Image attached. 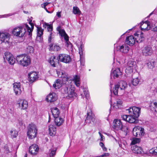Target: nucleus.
<instances>
[{
  "mask_svg": "<svg viewBox=\"0 0 157 157\" xmlns=\"http://www.w3.org/2000/svg\"><path fill=\"white\" fill-rule=\"evenodd\" d=\"M58 76L62 78L63 84L65 87L63 89L64 93L67 94V99H72L76 95L75 92V88L72 84V80L68 77L67 74L64 71H56Z\"/></svg>",
  "mask_w": 157,
  "mask_h": 157,
  "instance_id": "obj_1",
  "label": "nucleus"
},
{
  "mask_svg": "<svg viewBox=\"0 0 157 157\" xmlns=\"http://www.w3.org/2000/svg\"><path fill=\"white\" fill-rule=\"evenodd\" d=\"M140 108L133 106L126 110L129 115H123L121 116L122 119L131 123H137L138 122L137 118L140 116Z\"/></svg>",
  "mask_w": 157,
  "mask_h": 157,
  "instance_id": "obj_2",
  "label": "nucleus"
},
{
  "mask_svg": "<svg viewBox=\"0 0 157 157\" xmlns=\"http://www.w3.org/2000/svg\"><path fill=\"white\" fill-rule=\"evenodd\" d=\"M31 27H29L26 24L14 28L12 31V34L15 36L21 37L24 36L27 30V33L29 35H32V32L34 28L33 24L31 22H29Z\"/></svg>",
  "mask_w": 157,
  "mask_h": 157,
  "instance_id": "obj_3",
  "label": "nucleus"
},
{
  "mask_svg": "<svg viewBox=\"0 0 157 157\" xmlns=\"http://www.w3.org/2000/svg\"><path fill=\"white\" fill-rule=\"evenodd\" d=\"M135 36H137L136 38H134L132 35L127 36L126 37L125 43L126 44L130 46H132L134 44L136 41L137 42H139V41L137 40V37H140L141 40H140V42L142 41L144 39V37L143 33L142 32H138L134 34Z\"/></svg>",
  "mask_w": 157,
  "mask_h": 157,
  "instance_id": "obj_4",
  "label": "nucleus"
},
{
  "mask_svg": "<svg viewBox=\"0 0 157 157\" xmlns=\"http://www.w3.org/2000/svg\"><path fill=\"white\" fill-rule=\"evenodd\" d=\"M16 60L19 64L23 67H27L31 63L30 57L25 54L17 56L16 57Z\"/></svg>",
  "mask_w": 157,
  "mask_h": 157,
  "instance_id": "obj_5",
  "label": "nucleus"
},
{
  "mask_svg": "<svg viewBox=\"0 0 157 157\" xmlns=\"http://www.w3.org/2000/svg\"><path fill=\"white\" fill-rule=\"evenodd\" d=\"M37 129L34 124L31 123L29 124L27 132V136L29 139H32L35 138L37 133Z\"/></svg>",
  "mask_w": 157,
  "mask_h": 157,
  "instance_id": "obj_6",
  "label": "nucleus"
},
{
  "mask_svg": "<svg viewBox=\"0 0 157 157\" xmlns=\"http://www.w3.org/2000/svg\"><path fill=\"white\" fill-rule=\"evenodd\" d=\"M136 62L132 60H130L127 63V67L125 70V72L127 74H131L134 70L136 71Z\"/></svg>",
  "mask_w": 157,
  "mask_h": 157,
  "instance_id": "obj_7",
  "label": "nucleus"
},
{
  "mask_svg": "<svg viewBox=\"0 0 157 157\" xmlns=\"http://www.w3.org/2000/svg\"><path fill=\"white\" fill-rule=\"evenodd\" d=\"M127 83L124 81H120L118 84L115 85V87L113 89V91L114 94L117 95L118 94V89L124 90L127 86Z\"/></svg>",
  "mask_w": 157,
  "mask_h": 157,
  "instance_id": "obj_8",
  "label": "nucleus"
},
{
  "mask_svg": "<svg viewBox=\"0 0 157 157\" xmlns=\"http://www.w3.org/2000/svg\"><path fill=\"white\" fill-rule=\"evenodd\" d=\"M114 123V127L115 129L117 130H121L125 132L127 131L128 127L125 126H123L122 123L120 120L118 119L115 120Z\"/></svg>",
  "mask_w": 157,
  "mask_h": 157,
  "instance_id": "obj_9",
  "label": "nucleus"
},
{
  "mask_svg": "<svg viewBox=\"0 0 157 157\" xmlns=\"http://www.w3.org/2000/svg\"><path fill=\"white\" fill-rule=\"evenodd\" d=\"M5 60H7L9 63L11 65H13L15 62V59L12 54L8 52L4 53L3 57Z\"/></svg>",
  "mask_w": 157,
  "mask_h": 157,
  "instance_id": "obj_10",
  "label": "nucleus"
},
{
  "mask_svg": "<svg viewBox=\"0 0 157 157\" xmlns=\"http://www.w3.org/2000/svg\"><path fill=\"white\" fill-rule=\"evenodd\" d=\"M95 122V118L94 114L92 113L91 111L88 112L87 113V117L85 120L86 123H91L93 122L94 124Z\"/></svg>",
  "mask_w": 157,
  "mask_h": 157,
  "instance_id": "obj_11",
  "label": "nucleus"
},
{
  "mask_svg": "<svg viewBox=\"0 0 157 157\" xmlns=\"http://www.w3.org/2000/svg\"><path fill=\"white\" fill-rule=\"evenodd\" d=\"M144 130V128L139 126H136L133 128V134L136 137H139L140 135H143Z\"/></svg>",
  "mask_w": 157,
  "mask_h": 157,
  "instance_id": "obj_12",
  "label": "nucleus"
},
{
  "mask_svg": "<svg viewBox=\"0 0 157 157\" xmlns=\"http://www.w3.org/2000/svg\"><path fill=\"white\" fill-rule=\"evenodd\" d=\"M58 61L65 63H69L71 61L70 56L65 54H60L58 56Z\"/></svg>",
  "mask_w": 157,
  "mask_h": 157,
  "instance_id": "obj_13",
  "label": "nucleus"
},
{
  "mask_svg": "<svg viewBox=\"0 0 157 157\" xmlns=\"http://www.w3.org/2000/svg\"><path fill=\"white\" fill-rule=\"evenodd\" d=\"M19 108L21 110H25L28 107V103L27 101L25 99H20L17 101Z\"/></svg>",
  "mask_w": 157,
  "mask_h": 157,
  "instance_id": "obj_14",
  "label": "nucleus"
},
{
  "mask_svg": "<svg viewBox=\"0 0 157 157\" xmlns=\"http://www.w3.org/2000/svg\"><path fill=\"white\" fill-rule=\"evenodd\" d=\"M10 34L7 32H0V40L2 42H9Z\"/></svg>",
  "mask_w": 157,
  "mask_h": 157,
  "instance_id": "obj_15",
  "label": "nucleus"
},
{
  "mask_svg": "<svg viewBox=\"0 0 157 157\" xmlns=\"http://www.w3.org/2000/svg\"><path fill=\"white\" fill-rule=\"evenodd\" d=\"M14 91L17 95H20L21 93V84L19 82H15L13 84Z\"/></svg>",
  "mask_w": 157,
  "mask_h": 157,
  "instance_id": "obj_16",
  "label": "nucleus"
},
{
  "mask_svg": "<svg viewBox=\"0 0 157 157\" xmlns=\"http://www.w3.org/2000/svg\"><path fill=\"white\" fill-rule=\"evenodd\" d=\"M29 80L31 83H32L37 80L38 76L37 73L35 72H32L28 74Z\"/></svg>",
  "mask_w": 157,
  "mask_h": 157,
  "instance_id": "obj_17",
  "label": "nucleus"
},
{
  "mask_svg": "<svg viewBox=\"0 0 157 157\" xmlns=\"http://www.w3.org/2000/svg\"><path fill=\"white\" fill-rule=\"evenodd\" d=\"M57 30L59 32V33L61 36L64 37L65 40L66 41V42L68 44V42L69 41V37L65 33V30L63 29H61L60 26L57 28Z\"/></svg>",
  "mask_w": 157,
  "mask_h": 157,
  "instance_id": "obj_18",
  "label": "nucleus"
},
{
  "mask_svg": "<svg viewBox=\"0 0 157 157\" xmlns=\"http://www.w3.org/2000/svg\"><path fill=\"white\" fill-rule=\"evenodd\" d=\"M39 150V147L36 144H33L30 147L29 151L31 154L35 155L38 153Z\"/></svg>",
  "mask_w": 157,
  "mask_h": 157,
  "instance_id": "obj_19",
  "label": "nucleus"
},
{
  "mask_svg": "<svg viewBox=\"0 0 157 157\" xmlns=\"http://www.w3.org/2000/svg\"><path fill=\"white\" fill-rule=\"evenodd\" d=\"M57 98V96L55 93H51L47 97L46 100L50 102L56 101Z\"/></svg>",
  "mask_w": 157,
  "mask_h": 157,
  "instance_id": "obj_20",
  "label": "nucleus"
},
{
  "mask_svg": "<svg viewBox=\"0 0 157 157\" xmlns=\"http://www.w3.org/2000/svg\"><path fill=\"white\" fill-rule=\"evenodd\" d=\"M142 53L144 55L146 56H151L152 53L151 48L150 46H146L143 49Z\"/></svg>",
  "mask_w": 157,
  "mask_h": 157,
  "instance_id": "obj_21",
  "label": "nucleus"
},
{
  "mask_svg": "<svg viewBox=\"0 0 157 157\" xmlns=\"http://www.w3.org/2000/svg\"><path fill=\"white\" fill-rule=\"evenodd\" d=\"M43 27L45 28H47L48 31L50 32L49 36L48 37V42H51V40L52 38V33L51 32L52 30V25L50 24L49 25L47 23H45L43 25Z\"/></svg>",
  "mask_w": 157,
  "mask_h": 157,
  "instance_id": "obj_22",
  "label": "nucleus"
},
{
  "mask_svg": "<svg viewBox=\"0 0 157 157\" xmlns=\"http://www.w3.org/2000/svg\"><path fill=\"white\" fill-rule=\"evenodd\" d=\"M131 149L133 153L136 154H140L143 151L142 148L136 145L132 146Z\"/></svg>",
  "mask_w": 157,
  "mask_h": 157,
  "instance_id": "obj_23",
  "label": "nucleus"
},
{
  "mask_svg": "<svg viewBox=\"0 0 157 157\" xmlns=\"http://www.w3.org/2000/svg\"><path fill=\"white\" fill-rule=\"evenodd\" d=\"M140 28L141 30L147 31L149 30L150 29L149 22L146 21L143 23V24L140 26Z\"/></svg>",
  "mask_w": 157,
  "mask_h": 157,
  "instance_id": "obj_24",
  "label": "nucleus"
},
{
  "mask_svg": "<svg viewBox=\"0 0 157 157\" xmlns=\"http://www.w3.org/2000/svg\"><path fill=\"white\" fill-rule=\"evenodd\" d=\"M51 111L54 118L59 117L60 112L57 108L53 107L51 108Z\"/></svg>",
  "mask_w": 157,
  "mask_h": 157,
  "instance_id": "obj_25",
  "label": "nucleus"
},
{
  "mask_svg": "<svg viewBox=\"0 0 157 157\" xmlns=\"http://www.w3.org/2000/svg\"><path fill=\"white\" fill-rule=\"evenodd\" d=\"M48 131L49 134L51 136H54L56 134V128L53 125H50L49 126Z\"/></svg>",
  "mask_w": 157,
  "mask_h": 157,
  "instance_id": "obj_26",
  "label": "nucleus"
},
{
  "mask_svg": "<svg viewBox=\"0 0 157 157\" xmlns=\"http://www.w3.org/2000/svg\"><path fill=\"white\" fill-rule=\"evenodd\" d=\"M62 83L63 82L60 79H58L55 81L53 86L55 89H58L62 86Z\"/></svg>",
  "mask_w": 157,
  "mask_h": 157,
  "instance_id": "obj_27",
  "label": "nucleus"
},
{
  "mask_svg": "<svg viewBox=\"0 0 157 157\" xmlns=\"http://www.w3.org/2000/svg\"><path fill=\"white\" fill-rule=\"evenodd\" d=\"M75 84L77 87H79L80 86V76L78 75H75L73 76L72 79Z\"/></svg>",
  "mask_w": 157,
  "mask_h": 157,
  "instance_id": "obj_28",
  "label": "nucleus"
},
{
  "mask_svg": "<svg viewBox=\"0 0 157 157\" xmlns=\"http://www.w3.org/2000/svg\"><path fill=\"white\" fill-rule=\"evenodd\" d=\"M121 75V72L120 71V68H118L114 70L113 73H111V75H112L114 78H117L119 75Z\"/></svg>",
  "mask_w": 157,
  "mask_h": 157,
  "instance_id": "obj_29",
  "label": "nucleus"
},
{
  "mask_svg": "<svg viewBox=\"0 0 157 157\" xmlns=\"http://www.w3.org/2000/svg\"><path fill=\"white\" fill-rule=\"evenodd\" d=\"M119 47L120 51L124 53H127L129 49V47L126 44L121 46Z\"/></svg>",
  "mask_w": 157,
  "mask_h": 157,
  "instance_id": "obj_30",
  "label": "nucleus"
},
{
  "mask_svg": "<svg viewBox=\"0 0 157 157\" xmlns=\"http://www.w3.org/2000/svg\"><path fill=\"white\" fill-rule=\"evenodd\" d=\"M55 118V122L57 126H59L63 123V118L59 117Z\"/></svg>",
  "mask_w": 157,
  "mask_h": 157,
  "instance_id": "obj_31",
  "label": "nucleus"
},
{
  "mask_svg": "<svg viewBox=\"0 0 157 157\" xmlns=\"http://www.w3.org/2000/svg\"><path fill=\"white\" fill-rule=\"evenodd\" d=\"M150 108L152 111L157 112V102L151 103L150 105Z\"/></svg>",
  "mask_w": 157,
  "mask_h": 157,
  "instance_id": "obj_32",
  "label": "nucleus"
},
{
  "mask_svg": "<svg viewBox=\"0 0 157 157\" xmlns=\"http://www.w3.org/2000/svg\"><path fill=\"white\" fill-rule=\"evenodd\" d=\"M50 50H52L55 51H58L60 49V47L56 44H54L53 45L52 44H50L49 45Z\"/></svg>",
  "mask_w": 157,
  "mask_h": 157,
  "instance_id": "obj_33",
  "label": "nucleus"
},
{
  "mask_svg": "<svg viewBox=\"0 0 157 157\" xmlns=\"http://www.w3.org/2000/svg\"><path fill=\"white\" fill-rule=\"evenodd\" d=\"M56 62H57V60L56 59L55 56H52L50 58L49 63L53 67H56Z\"/></svg>",
  "mask_w": 157,
  "mask_h": 157,
  "instance_id": "obj_34",
  "label": "nucleus"
},
{
  "mask_svg": "<svg viewBox=\"0 0 157 157\" xmlns=\"http://www.w3.org/2000/svg\"><path fill=\"white\" fill-rule=\"evenodd\" d=\"M149 153L152 155H157V147L150 149L149 151Z\"/></svg>",
  "mask_w": 157,
  "mask_h": 157,
  "instance_id": "obj_35",
  "label": "nucleus"
},
{
  "mask_svg": "<svg viewBox=\"0 0 157 157\" xmlns=\"http://www.w3.org/2000/svg\"><path fill=\"white\" fill-rule=\"evenodd\" d=\"M122 103V101L120 100H118L117 102L114 103L113 105V107L116 109H118L120 106L121 105Z\"/></svg>",
  "mask_w": 157,
  "mask_h": 157,
  "instance_id": "obj_36",
  "label": "nucleus"
},
{
  "mask_svg": "<svg viewBox=\"0 0 157 157\" xmlns=\"http://www.w3.org/2000/svg\"><path fill=\"white\" fill-rule=\"evenodd\" d=\"M10 135L13 138H15L17 135V132L14 129H12L10 131Z\"/></svg>",
  "mask_w": 157,
  "mask_h": 157,
  "instance_id": "obj_37",
  "label": "nucleus"
},
{
  "mask_svg": "<svg viewBox=\"0 0 157 157\" xmlns=\"http://www.w3.org/2000/svg\"><path fill=\"white\" fill-rule=\"evenodd\" d=\"M140 82V78L138 77L133 78L132 81V83L134 86H136Z\"/></svg>",
  "mask_w": 157,
  "mask_h": 157,
  "instance_id": "obj_38",
  "label": "nucleus"
},
{
  "mask_svg": "<svg viewBox=\"0 0 157 157\" xmlns=\"http://www.w3.org/2000/svg\"><path fill=\"white\" fill-rule=\"evenodd\" d=\"M79 53L80 55V57H83V51L84 50V46L82 44H81L80 46L78 47Z\"/></svg>",
  "mask_w": 157,
  "mask_h": 157,
  "instance_id": "obj_39",
  "label": "nucleus"
},
{
  "mask_svg": "<svg viewBox=\"0 0 157 157\" xmlns=\"http://www.w3.org/2000/svg\"><path fill=\"white\" fill-rule=\"evenodd\" d=\"M37 35L39 36H42L44 29L41 27L37 26Z\"/></svg>",
  "mask_w": 157,
  "mask_h": 157,
  "instance_id": "obj_40",
  "label": "nucleus"
},
{
  "mask_svg": "<svg viewBox=\"0 0 157 157\" xmlns=\"http://www.w3.org/2000/svg\"><path fill=\"white\" fill-rule=\"evenodd\" d=\"M73 12L75 14H77L79 15H80L81 13L79 8L75 6H74L73 7Z\"/></svg>",
  "mask_w": 157,
  "mask_h": 157,
  "instance_id": "obj_41",
  "label": "nucleus"
},
{
  "mask_svg": "<svg viewBox=\"0 0 157 157\" xmlns=\"http://www.w3.org/2000/svg\"><path fill=\"white\" fill-rule=\"evenodd\" d=\"M140 142V139H139L136 138H133L131 143V144L134 145V144L139 143Z\"/></svg>",
  "mask_w": 157,
  "mask_h": 157,
  "instance_id": "obj_42",
  "label": "nucleus"
},
{
  "mask_svg": "<svg viewBox=\"0 0 157 157\" xmlns=\"http://www.w3.org/2000/svg\"><path fill=\"white\" fill-rule=\"evenodd\" d=\"M56 149H52L50 151L49 155L50 157H54L56 154Z\"/></svg>",
  "mask_w": 157,
  "mask_h": 157,
  "instance_id": "obj_43",
  "label": "nucleus"
},
{
  "mask_svg": "<svg viewBox=\"0 0 157 157\" xmlns=\"http://www.w3.org/2000/svg\"><path fill=\"white\" fill-rule=\"evenodd\" d=\"M34 51V48L32 46H28L27 48V52L28 53H33Z\"/></svg>",
  "mask_w": 157,
  "mask_h": 157,
  "instance_id": "obj_44",
  "label": "nucleus"
},
{
  "mask_svg": "<svg viewBox=\"0 0 157 157\" xmlns=\"http://www.w3.org/2000/svg\"><path fill=\"white\" fill-rule=\"evenodd\" d=\"M83 92L85 95L86 98L87 100H88L89 98V94L88 91L86 89H83Z\"/></svg>",
  "mask_w": 157,
  "mask_h": 157,
  "instance_id": "obj_45",
  "label": "nucleus"
},
{
  "mask_svg": "<svg viewBox=\"0 0 157 157\" xmlns=\"http://www.w3.org/2000/svg\"><path fill=\"white\" fill-rule=\"evenodd\" d=\"M148 67L149 68H152L154 67V63L153 62H148L147 63Z\"/></svg>",
  "mask_w": 157,
  "mask_h": 157,
  "instance_id": "obj_46",
  "label": "nucleus"
},
{
  "mask_svg": "<svg viewBox=\"0 0 157 157\" xmlns=\"http://www.w3.org/2000/svg\"><path fill=\"white\" fill-rule=\"evenodd\" d=\"M43 37L42 36L37 35L36 37V41L39 42H42L43 41Z\"/></svg>",
  "mask_w": 157,
  "mask_h": 157,
  "instance_id": "obj_47",
  "label": "nucleus"
},
{
  "mask_svg": "<svg viewBox=\"0 0 157 157\" xmlns=\"http://www.w3.org/2000/svg\"><path fill=\"white\" fill-rule=\"evenodd\" d=\"M5 149V152L6 153H8L10 152V151L9 150V147L7 145H6L4 147Z\"/></svg>",
  "mask_w": 157,
  "mask_h": 157,
  "instance_id": "obj_48",
  "label": "nucleus"
},
{
  "mask_svg": "<svg viewBox=\"0 0 157 157\" xmlns=\"http://www.w3.org/2000/svg\"><path fill=\"white\" fill-rule=\"evenodd\" d=\"M80 64L81 65L83 66L85 64V60L83 57H80Z\"/></svg>",
  "mask_w": 157,
  "mask_h": 157,
  "instance_id": "obj_49",
  "label": "nucleus"
},
{
  "mask_svg": "<svg viewBox=\"0 0 157 157\" xmlns=\"http://www.w3.org/2000/svg\"><path fill=\"white\" fill-rule=\"evenodd\" d=\"M49 3H50L47 2L44 3L43 4H42V7L44 8V9H45L46 6L48 5Z\"/></svg>",
  "mask_w": 157,
  "mask_h": 157,
  "instance_id": "obj_50",
  "label": "nucleus"
},
{
  "mask_svg": "<svg viewBox=\"0 0 157 157\" xmlns=\"http://www.w3.org/2000/svg\"><path fill=\"white\" fill-rule=\"evenodd\" d=\"M98 133L99 134L100 137H101V140L102 141L103 139H104V137L103 136V135L101 134L100 132H98Z\"/></svg>",
  "mask_w": 157,
  "mask_h": 157,
  "instance_id": "obj_51",
  "label": "nucleus"
},
{
  "mask_svg": "<svg viewBox=\"0 0 157 157\" xmlns=\"http://www.w3.org/2000/svg\"><path fill=\"white\" fill-rule=\"evenodd\" d=\"M109 155V154L108 153H105L101 156V157H104V156H108Z\"/></svg>",
  "mask_w": 157,
  "mask_h": 157,
  "instance_id": "obj_52",
  "label": "nucleus"
},
{
  "mask_svg": "<svg viewBox=\"0 0 157 157\" xmlns=\"http://www.w3.org/2000/svg\"><path fill=\"white\" fill-rule=\"evenodd\" d=\"M61 12H57L56 13V16L59 17L60 18L61 17Z\"/></svg>",
  "mask_w": 157,
  "mask_h": 157,
  "instance_id": "obj_53",
  "label": "nucleus"
},
{
  "mask_svg": "<svg viewBox=\"0 0 157 157\" xmlns=\"http://www.w3.org/2000/svg\"><path fill=\"white\" fill-rule=\"evenodd\" d=\"M99 144L102 147V148L104 147V145L103 143L100 142Z\"/></svg>",
  "mask_w": 157,
  "mask_h": 157,
  "instance_id": "obj_54",
  "label": "nucleus"
},
{
  "mask_svg": "<svg viewBox=\"0 0 157 157\" xmlns=\"http://www.w3.org/2000/svg\"><path fill=\"white\" fill-rule=\"evenodd\" d=\"M103 150L104 151H106L107 150V148L104 146V147L102 148Z\"/></svg>",
  "mask_w": 157,
  "mask_h": 157,
  "instance_id": "obj_55",
  "label": "nucleus"
},
{
  "mask_svg": "<svg viewBox=\"0 0 157 157\" xmlns=\"http://www.w3.org/2000/svg\"><path fill=\"white\" fill-rule=\"evenodd\" d=\"M19 123L21 125L23 124V122L22 121H19Z\"/></svg>",
  "mask_w": 157,
  "mask_h": 157,
  "instance_id": "obj_56",
  "label": "nucleus"
},
{
  "mask_svg": "<svg viewBox=\"0 0 157 157\" xmlns=\"http://www.w3.org/2000/svg\"><path fill=\"white\" fill-rule=\"evenodd\" d=\"M45 10H46V11L48 13H50V12L47 9V8H45V9H44Z\"/></svg>",
  "mask_w": 157,
  "mask_h": 157,
  "instance_id": "obj_57",
  "label": "nucleus"
},
{
  "mask_svg": "<svg viewBox=\"0 0 157 157\" xmlns=\"http://www.w3.org/2000/svg\"><path fill=\"white\" fill-rule=\"evenodd\" d=\"M101 157V155H100V156H96V157Z\"/></svg>",
  "mask_w": 157,
  "mask_h": 157,
  "instance_id": "obj_58",
  "label": "nucleus"
},
{
  "mask_svg": "<svg viewBox=\"0 0 157 157\" xmlns=\"http://www.w3.org/2000/svg\"><path fill=\"white\" fill-rule=\"evenodd\" d=\"M151 14H152V13H150V15H151Z\"/></svg>",
  "mask_w": 157,
  "mask_h": 157,
  "instance_id": "obj_59",
  "label": "nucleus"
},
{
  "mask_svg": "<svg viewBox=\"0 0 157 157\" xmlns=\"http://www.w3.org/2000/svg\"><path fill=\"white\" fill-rule=\"evenodd\" d=\"M1 17V15H0V17Z\"/></svg>",
  "mask_w": 157,
  "mask_h": 157,
  "instance_id": "obj_60",
  "label": "nucleus"
}]
</instances>
